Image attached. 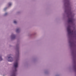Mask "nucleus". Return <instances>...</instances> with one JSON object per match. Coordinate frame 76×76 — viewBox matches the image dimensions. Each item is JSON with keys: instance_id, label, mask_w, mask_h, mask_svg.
<instances>
[{"instance_id": "nucleus-1", "label": "nucleus", "mask_w": 76, "mask_h": 76, "mask_svg": "<svg viewBox=\"0 0 76 76\" xmlns=\"http://www.w3.org/2000/svg\"><path fill=\"white\" fill-rule=\"evenodd\" d=\"M67 31L69 35H73V34H75L76 33V31L73 32V31H72V30L70 29V26H69L67 28Z\"/></svg>"}, {"instance_id": "nucleus-2", "label": "nucleus", "mask_w": 76, "mask_h": 76, "mask_svg": "<svg viewBox=\"0 0 76 76\" xmlns=\"http://www.w3.org/2000/svg\"><path fill=\"white\" fill-rule=\"evenodd\" d=\"M73 21H74V19L73 18H68V23H71L72 24L73 23Z\"/></svg>"}, {"instance_id": "nucleus-3", "label": "nucleus", "mask_w": 76, "mask_h": 76, "mask_svg": "<svg viewBox=\"0 0 76 76\" xmlns=\"http://www.w3.org/2000/svg\"><path fill=\"white\" fill-rule=\"evenodd\" d=\"M18 61H17L14 64V66L15 67V71H16V67H18Z\"/></svg>"}, {"instance_id": "nucleus-4", "label": "nucleus", "mask_w": 76, "mask_h": 76, "mask_svg": "<svg viewBox=\"0 0 76 76\" xmlns=\"http://www.w3.org/2000/svg\"><path fill=\"white\" fill-rule=\"evenodd\" d=\"M8 58H10V60H8V61H13V58L11 57H10Z\"/></svg>"}, {"instance_id": "nucleus-5", "label": "nucleus", "mask_w": 76, "mask_h": 76, "mask_svg": "<svg viewBox=\"0 0 76 76\" xmlns=\"http://www.w3.org/2000/svg\"><path fill=\"white\" fill-rule=\"evenodd\" d=\"M11 37L12 38H15V36L14 34H12L11 35Z\"/></svg>"}, {"instance_id": "nucleus-6", "label": "nucleus", "mask_w": 76, "mask_h": 76, "mask_svg": "<svg viewBox=\"0 0 76 76\" xmlns=\"http://www.w3.org/2000/svg\"><path fill=\"white\" fill-rule=\"evenodd\" d=\"M12 76H16V74L15 73H13Z\"/></svg>"}, {"instance_id": "nucleus-7", "label": "nucleus", "mask_w": 76, "mask_h": 76, "mask_svg": "<svg viewBox=\"0 0 76 76\" xmlns=\"http://www.w3.org/2000/svg\"><path fill=\"white\" fill-rule=\"evenodd\" d=\"M19 31V29H16V32H18Z\"/></svg>"}, {"instance_id": "nucleus-8", "label": "nucleus", "mask_w": 76, "mask_h": 76, "mask_svg": "<svg viewBox=\"0 0 76 76\" xmlns=\"http://www.w3.org/2000/svg\"><path fill=\"white\" fill-rule=\"evenodd\" d=\"M14 23H17V22L16 21H14Z\"/></svg>"}, {"instance_id": "nucleus-9", "label": "nucleus", "mask_w": 76, "mask_h": 76, "mask_svg": "<svg viewBox=\"0 0 76 76\" xmlns=\"http://www.w3.org/2000/svg\"><path fill=\"white\" fill-rule=\"evenodd\" d=\"M12 4L11 3H9V6H10Z\"/></svg>"}, {"instance_id": "nucleus-10", "label": "nucleus", "mask_w": 76, "mask_h": 76, "mask_svg": "<svg viewBox=\"0 0 76 76\" xmlns=\"http://www.w3.org/2000/svg\"><path fill=\"white\" fill-rule=\"evenodd\" d=\"M2 60V58H0V61H1Z\"/></svg>"}, {"instance_id": "nucleus-11", "label": "nucleus", "mask_w": 76, "mask_h": 76, "mask_svg": "<svg viewBox=\"0 0 76 76\" xmlns=\"http://www.w3.org/2000/svg\"><path fill=\"white\" fill-rule=\"evenodd\" d=\"M7 13H6L5 14V15H7Z\"/></svg>"}]
</instances>
